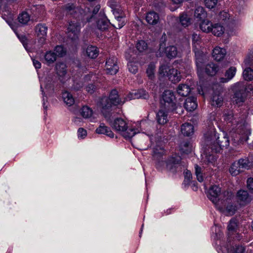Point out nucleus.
Here are the masks:
<instances>
[{
  "mask_svg": "<svg viewBox=\"0 0 253 253\" xmlns=\"http://www.w3.org/2000/svg\"><path fill=\"white\" fill-rule=\"evenodd\" d=\"M204 137L208 145L217 144L219 146V148L213 149L211 147V149L216 153L219 152V148H226L229 145V140L226 134L222 133L220 136H217L214 128H211L210 131L205 133Z\"/></svg>",
  "mask_w": 253,
  "mask_h": 253,
  "instance_id": "f257e3e1",
  "label": "nucleus"
},
{
  "mask_svg": "<svg viewBox=\"0 0 253 253\" xmlns=\"http://www.w3.org/2000/svg\"><path fill=\"white\" fill-rule=\"evenodd\" d=\"M181 158L179 156L174 154L169 157L166 161H159L156 166L159 169H162L165 167L168 170L174 172L175 170V168L179 164Z\"/></svg>",
  "mask_w": 253,
  "mask_h": 253,
  "instance_id": "f03ea898",
  "label": "nucleus"
},
{
  "mask_svg": "<svg viewBox=\"0 0 253 253\" xmlns=\"http://www.w3.org/2000/svg\"><path fill=\"white\" fill-rule=\"evenodd\" d=\"M175 96L172 91L165 90L162 94L161 106L167 108L168 111H173L175 109V104L173 102Z\"/></svg>",
  "mask_w": 253,
  "mask_h": 253,
  "instance_id": "7ed1b4c3",
  "label": "nucleus"
},
{
  "mask_svg": "<svg viewBox=\"0 0 253 253\" xmlns=\"http://www.w3.org/2000/svg\"><path fill=\"white\" fill-rule=\"evenodd\" d=\"M221 194L220 188L214 185L211 186L209 190L208 197L216 206L217 208L220 211H223V208L219 205V203H222V200L220 201L219 196Z\"/></svg>",
  "mask_w": 253,
  "mask_h": 253,
  "instance_id": "20e7f679",
  "label": "nucleus"
},
{
  "mask_svg": "<svg viewBox=\"0 0 253 253\" xmlns=\"http://www.w3.org/2000/svg\"><path fill=\"white\" fill-rule=\"evenodd\" d=\"M81 26L79 22L71 21L69 22L68 27V37L73 41L78 39V36L80 32Z\"/></svg>",
  "mask_w": 253,
  "mask_h": 253,
  "instance_id": "39448f33",
  "label": "nucleus"
},
{
  "mask_svg": "<svg viewBox=\"0 0 253 253\" xmlns=\"http://www.w3.org/2000/svg\"><path fill=\"white\" fill-rule=\"evenodd\" d=\"M246 96V87L242 85L234 93L232 98L233 102L240 106L245 101Z\"/></svg>",
  "mask_w": 253,
  "mask_h": 253,
  "instance_id": "423d86ee",
  "label": "nucleus"
},
{
  "mask_svg": "<svg viewBox=\"0 0 253 253\" xmlns=\"http://www.w3.org/2000/svg\"><path fill=\"white\" fill-rule=\"evenodd\" d=\"M193 50L195 54L197 72L199 74L200 72H202L203 64L206 60V56L204 53V51H202L200 48H196L193 49Z\"/></svg>",
  "mask_w": 253,
  "mask_h": 253,
  "instance_id": "0eeeda50",
  "label": "nucleus"
},
{
  "mask_svg": "<svg viewBox=\"0 0 253 253\" xmlns=\"http://www.w3.org/2000/svg\"><path fill=\"white\" fill-rule=\"evenodd\" d=\"M105 70L106 73L110 75L116 74L119 70L117 58L112 57L108 58L106 62Z\"/></svg>",
  "mask_w": 253,
  "mask_h": 253,
  "instance_id": "6e6552de",
  "label": "nucleus"
},
{
  "mask_svg": "<svg viewBox=\"0 0 253 253\" xmlns=\"http://www.w3.org/2000/svg\"><path fill=\"white\" fill-rule=\"evenodd\" d=\"M113 14L116 18V21H115L113 26L117 29L121 28L125 24L123 11L120 9L115 8L114 10Z\"/></svg>",
  "mask_w": 253,
  "mask_h": 253,
  "instance_id": "1a4fd4ad",
  "label": "nucleus"
},
{
  "mask_svg": "<svg viewBox=\"0 0 253 253\" xmlns=\"http://www.w3.org/2000/svg\"><path fill=\"white\" fill-rule=\"evenodd\" d=\"M112 127L119 132H124L127 128L126 122L121 118H118L110 124Z\"/></svg>",
  "mask_w": 253,
  "mask_h": 253,
  "instance_id": "9d476101",
  "label": "nucleus"
},
{
  "mask_svg": "<svg viewBox=\"0 0 253 253\" xmlns=\"http://www.w3.org/2000/svg\"><path fill=\"white\" fill-rule=\"evenodd\" d=\"M35 30L39 37V42L41 44H43L46 40L47 27L45 24H39L36 26Z\"/></svg>",
  "mask_w": 253,
  "mask_h": 253,
  "instance_id": "9b49d317",
  "label": "nucleus"
},
{
  "mask_svg": "<svg viewBox=\"0 0 253 253\" xmlns=\"http://www.w3.org/2000/svg\"><path fill=\"white\" fill-rule=\"evenodd\" d=\"M237 199L238 202L241 205H246L252 200V198L248 192L244 190H240L237 192Z\"/></svg>",
  "mask_w": 253,
  "mask_h": 253,
  "instance_id": "f8f14e48",
  "label": "nucleus"
},
{
  "mask_svg": "<svg viewBox=\"0 0 253 253\" xmlns=\"http://www.w3.org/2000/svg\"><path fill=\"white\" fill-rule=\"evenodd\" d=\"M168 111L167 108L161 106L160 110L157 113V120L158 123L161 125H164L168 122Z\"/></svg>",
  "mask_w": 253,
  "mask_h": 253,
  "instance_id": "ddd939ff",
  "label": "nucleus"
},
{
  "mask_svg": "<svg viewBox=\"0 0 253 253\" xmlns=\"http://www.w3.org/2000/svg\"><path fill=\"white\" fill-rule=\"evenodd\" d=\"M113 105L111 101L107 97L101 98L98 103V105L101 108V112L105 117H106V112L111 108Z\"/></svg>",
  "mask_w": 253,
  "mask_h": 253,
  "instance_id": "4468645a",
  "label": "nucleus"
},
{
  "mask_svg": "<svg viewBox=\"0 0 253 253\" xmlns=\"http://www.w3.org/2000/svg\"><path fill=\"white\" fill-rule=\"evenodd\" d=\"M223 98L219 91L214 92L211 98V104L215 107H220L223 104Z\"/></svg>",
  "mask_w": 253,
  "mask_h": 253,
  "instance_id": "2eb2a0df",
  "label": "nucleus"
},
{
  "mask_svg": "<svg viewBox=\"0 0 253 253\" xmlns=\"http://www.w3.org/2000/svg\"><path fill=\"white\" fill-rule=\"evenodd\" d=\"M226 54V50L218 46L215 47L213 49L212 53L213 58L217 61H220L223 59Z\"/></svg>",
  "mask_w": 253,
  "mask_h": 253,
  "instance_id": "dca6fc26",
  "label": "nucleus"
},
{
  "mask_svg": "<svg viewBox=\"0 0 253 253\" xmlns=\"http://www.w3.org/2000/svg\"><path fill=\"white\" fill-rule=\"evenodd\" d=\"M185 108L188 111H193L197 107V99L194 97L186 98L184 103Z\"/></svg>",
  "mask_w": 253,
  "mask_h": 253,
  "instance_id": "f3484780",
  "label": "nucleus"
},
{
  "mask_svg": "<svg viewBox=\"0 0 253 253\" xmlns=\"http://www.w3.org/2000/svg\"><path fill=\"white\" fill-rule=\"evenodd\" d=\"M168 77L169 79L173 83H177L181 80L180 72L174 68H172L169 70V74Z\"/></svg>",
  "mask_w": 253,
  "mask_h": 253,
  "instance_id": "a211bd4d",
  "label": "nucleus"
},
{
  "mask_svg": "<svg viewBox=\"0 0 253 253\" xmlns=\"http://www.w3.org/2000/svg\"><path fill=\"white\" fill-rule=\"evenodd\" d=\"M108 98L111 101L113 105L123 104L125 102V100L122 101L119 98L118 91L116 89H113L111 91L109 97Z\"/></svg>",
  "mask_w": 253,
  "mask_h": 253,
  "instance_id": "6ab92c4d",
  "label": "nucleus"
},
{
  "mask_svg": "<svg viewBox=\"0 0 253 253\" xmlns=\"http://www.w3.org/2000/svg\"><path fill=\"white\" fill-rule=\"evenodd\" d=\"M236 68L235 67H231L225 73V78H221L220 82L227 83L231 80L235 75Z\"/></svg>",
  "mask_w": 253,
  "mask_h": 253,
  "instance_id": "aec40b11",
  "label": "nucleus"
},
{
  "mask_svg": "<svg viewBox=\"0 0 253 253\" xmlns=\"http://www.w3.org/2000/svg\"><path fill=\"white\" fill-rule=\"evenodd\" d=\"M96 132L98 134H104L107 136L113 138L114 136V133L111 130L109 127L105 126L104 124H101L99 126L96 128Z\"/></svg>",
  "mask_w": 253,
  "mask_h": 253,
  "instance_id": "412c9836",
  "label": "nucleus"
},
{
  "mask_svg": "<svg viewBox=\"0 0 253 253\" xmlns=\"http://www.w3.org/2000/svg\"><path fill=\"white\" fill-rule=\"evenodd\" d=\"M218 66L213 63L208 64L205 67V72L209 76H214L219 71Z\"/></svg>",
  "mask_w": 253,
  "mask_h": 253,
  "instance_id": "4be33fe9",
  "label": "nucleus"
},
{
  "mask_svg": "<svg viewBox=\"0 0 253 253\" xmlns=\"http://www.w3.org/2000/svg\"><path fill=\"white\" fill-rule=\"evenodd\" d=\"M207 12L204 7L198 6L195 10L194 16L197 21H200L205 19L207 17Z\"/></svg>",
  "mask_w": 253,
  "mask_h": 253,
  "instance_id": "5701e85b",
  "label": "nucleus"
},
{
  "mask_svg": "<svg viewBox=\"0 0 253 253\" xmlns=\"http://www.w3.org/2000/svg\"><path fill=\"white\" fill-rule=\"evenodd\" d=\"M146 20L150 24L155 25L158 22L159 16L157 13L151 11L147 14Z\"/></svg>",
  "mask_w": 253,
  "mask_h": 253,
  "instance_id": "b1692460",
  "label": "nucleus"
},
{
  "mask_svg": "<svg viewBox=\"0 0 253 253\" xmlns=\"http://www.w3.org/2000/svg\"><path fill=\"white\" fill-rule=\"evenodd\" d=\"M190 91V87L186 84H180L177 88V93L182 96H186L189 94Z\"/></svg>",
  "mask_w": 253,
  "mask_h": 253,
  "instance_id": "393cba45",
  "label": "nucleus"
},
{
  "mask_svg": "<svg viewBox=\"0 0 253 253\" xmlns=\"http://www.w3.org/2000/svg\"><path fill=\"white\" fill-rule=\"evenodd\" d=\"M181 132L184 135L189 136L194 133V127L189 123H185L181 126Z\"/></svg>",
  "mask_w": 253,
  "mask_h": 253,
  "instance_id": "a878e982",
  "label": "nucleus"
},
{
  "mask_svg": "<svg viewBox=\"0 0 253 253\" xmlns=\"http://www.w3.org/2000/svg\"><path fill=\"white\" fill-rule=\"evenodd\" d=\"M165 52L166 56L169 58L175 57L178 53L176 47L173 45H170L166 47Z\"/></svg>",
  "mask_w": 253,
  "mask_h": 253,
  "instance_id": "bb28decb",
  "label": "nucleus"
},
{
  "mask_svg": "<svg viewBox=\"0 0 253 253\" xmlns=\"http://www.w3.org/2000/svg\"><path fill=\"white\" fill-rule=\"evenodd\" d=\"M62 98L64 103L69 106H71L75 102V100L72 95L67 91H64L62 93Z\"/></svg>",
  "mask_w": 253,
  "mask_h": 253,
  "instance_id": "cd10ccee",
  "label": "nucleus"
},
{
  "mask_svg": "<svg viewBox=\"0 0 253 253\" xmlns=\"http://www.w3.org/2000/svg\"><path fill=\"white\" fill-rule=\"evenodd\" d=\"M66 65L63 63H58L56 65V70L58 75L61 77H64L67 73Z\"/></svg>",
  "mask_w": 253,
  "mask_h": 253,
  "instance_id": "c85d7f7f",
  "label": "nucleus"
},
{
  "mask_svg": "<svg viewBox=\"0 0 253 253\" xmlns=\"http://www.w3.org/2000/svg\"><path fill=\"white\" fill-rule=\"evenodd\" d=\"M216 36H220L224 32V27L220 24H216L212 25L211 31Z\"/></svg>",
  "mask_w": 253,
  "mask_h": 253,
  "instance_id": "c756f323",
  "label": "nucleus"
},
{
  "mask_svg": "<svg viewBox=\"0 0 253 253\" xmlns=\"http://www.w3.org/2000/svg\"><path fill=\"white\" fill-rule=\"evenodd\" d=\"M86 54L91 58H95L98 55L97 48L94 46H89L86 49Z\"/></svg>",
  "mask_w": 253,
  "mask_h": 253,
  "instance_id": "7c9ffc66",
  "label": "nucleus"
},
{
  "mask_svg": "<svg viewBox=\"0 0 253 253\" xmlns=\"http://www.w3.org/2000/svg\"><path fill=\"white\" fill-rule=\"evenodd\" d=\"M212 27V23L207 20H203L200 25L201 30L206 33L210 32L211 30Z\"/></svg>",
  "mask_w": 253,
  "mask_h": 253,
  "instance_id": "2f4dec72",
  "label": "nucleus"
},
{
  "mask_svg": "<svg viewBox=\"0 0 253 253\" xmlns=\"http://www.w3.org/2000/svg\"><path fill=\"white\" fill-rule=\"evenodd\" d=\"M192 145L189 142L185 141L183 142L180 145V151L184 154H189L192 151Z\"/></svg>",
  "mask_w": 253,
  "mask_h": 253,
  "instance_id": "473e14b6",
  "label": "nucleus"
},
{
  "mask_svg": "<svg viewBox=\"0 0 253 253\" xmlns=\"http://www.w3.org/2000/svg\"><path fill=\"white\" fill-rule=\"evenodd\" d=\"M18 21L22 24L25 25L30 20V16L27 12H22L19 15L18 17Z\"/></svg>",
  "mask_w": 253,
  "mask_h": 253,
  "instance_id": "72a5a7b5",
  "label": "nucleus"
},
{
  "mask_svg": "<svg viewBox=\"0 0 253 253\" xmlns=\"http://www.w3.org/2000/svg\"><path fill=\"white\" fill-rule=\"evenodd\" d=\"M179 21L182 26L186 27L190 24L191 19L187 14L182 13L179 16Z\"/></svg>",
  "mask_w": 253,
  "mask_h": 253,
  "instance_id": "f704fd0d",
  "label": "nucleus"
},
{
  "mask_svg": "<svg viewBox=\"0 0 253 253\" xmlns=\"http://www.w3.org/2000/svg\"><path fill=\"white\" fill-rule=\"evenodd\" d=\"M56 57L55 53L51 51L46 52L44 55L45 60L49 64L53 63L56 60Z\"/></svg>",
  "mask_w": 253,
  "mask_h": 253,
  "instance_id": "c9c22d12",
  "label": "nucleus"
},
{
  "mask_svg": "<svg viewBox=\"0 0 253 253\" xmlns=\"http://www.w3.org/2000/svg\"><path fill=\"white\" fill-rule=\"evenodd\" d=\"M134 99L144 98L146 99L148 95L145 90L143 89H139L137 91H132Z\"/></svg>",
  "mask_w": 253,
  "mask_h": 253,
  "instance_id": "e433bc0d",
  "label": "nucleus"
},
{
  "mask_svg": "<svg viewBox=\"0 0 253 253\" xmlns=\"http://www.w3.org/2000/svg\"><path fill=\"white\" fill-rule=\"evenodd\" d=\"M81 114L84 118H88L92 115V110L87 106H84L81 110Z\"/></svg>",
  "mask_w": 253,
  "mask_h": 253,
  "instance_id": "4c0bfd02",
  "label": "nucleus"
},
{
  "mask_svg": "<svg viewBox=\"0 0 253 253\" xmlns=\"http://www.w3.org/2000/svg\"><path fill=\"white\" fill-rule=\"evenodd\" d=\"M244 79L247 81L253 80V70L251 68H246L243 73Z\"/></svg>",
  "mask_w": 253,
  "mask_h": 253,
  "instance_id": "58836bf2",
  "label": "nucleus"
},
{
  "mask_svg": "<svg viewBox=\"0 0 253 253\" xmlns=\"http://www.w3.org/2000/svg\"><path fill=\"white\" fill-rule=\"evenodd\" d=\"M97 26L99 30L105 31L109 27V22L105 19H101L98 21Z\"/></svg>",
  "mask_w": 253,
  "mask_h": 253,
  "instance_id": "ea45409f",
  "label": "nucleus"
},
{
  "mask_svg": "<svg viewBox=\"0 0 253 253\" xmlns=\"http://www.w3.org/2000/svg\"><path fill=\"white\" fill-rule=\"evenodd\" d=\"M237 164L240 169H248L251 166V163L247 159H241L238 161Z\"/></svg>",
  "mask_w": 253,
  "mask_h": 253,
  "instance_id": "a19ab883",
  "label": "nucleus"
},
{
  "mask_svg": "<svg viewBox=\"0 0 253 253\" xmlns=\"http://www.w3.org/2000/svg\"><path fill=\"white\" fill-rule=\"evenodd\" d=\"M165 154L164 149L159 146H157L153 149V156L154 157L158 158Z\"/></svg>",
  "mask_w": 253,
  "mask_h": 253,
  "instance_id": "79ce46f5",
  "label": "nucleus"
},
{
  "mask_svg": "<svg viewBox=\"0 0 253 253\" xmlns=\"http://www.w3.org/2000/svg\"><path fill=\"white\" fill-rule=\"evenodd\" d=\"M245 248L242 246H233L230 249H228V253H244Z\"/></svg>",
  "mask_w": 253,
  "mask_h": 253,
  "instance_id": "37998d69",
  "label": "nucleus"
},
{
  "mask_svg": "<svg viewBox=\"0 0 253 253\" xmlns=\"http://www.w3.org/2000/svg\"><path fill=\"white\" fill-rule=\"evenodd\" d=\"M155 69V65L153 63H151L148 65V68L146 70V73L148 77L152 79L154 77V72Z\"/></svg>",
  "mask_w": 253,
  "mask_h": 253,
  "instance_id": "c03bdc74",
  "label": "nucleus"
},
{
  "mask_svg": "<svg viewBox=\"0 0 253 253\" xmlns=\"http://www.w3.org/2000/svg\"><path fill=\"white\" fill-rule=\"evenodd\" d=\"M229 171L232 175L235 176L240 173V168H239V166L237 163H234L231 166Z\"/></svg>",
  "mask_w": 253,
  "mask_h": 253,
  "instance_id": "a18cd8bd",
  "label": "nucleus"
},
{
  "mask_svg": "<svg viewBox=\"0 0 253 253\" xmlns=\"http://www.w3.org/2000/svg\"><path fill=\"white\" fill-rule=\"evenodd\" d=\"M147 47V44L144 41H140L136 44V48L140 52L145 51Z\"/></svg>",
  "mask_w": 253,
  "mask_h": 253,
  "instance_id": "49530a36",
  "label": "nucleus"
},
{
  "mask_svg": "<svg viewBox=\"0 0 253 253\" xmlns=\"http://www.w3.org/2000/svg\"><path fill=\"white\" fill-rule=\"evenodd\" d=\"M170 70L169 67L166 65H162L159 68V73L161 77H163L166 76H168L169 70Z\"/></svg>",
  "mask_w": 253,
  "mask_h": 253,
  "instance_id": "de8ad7c7",
  "label": "nucleus"
},
{
  "mask_svg": "<svg viewBox=\"0 0 253 253\" xmlns=\"http://www.w3.org/2000/svg\"><path fill=\"white\" fill-rule=\"evenodd\" d=\"M123 136L126 138H130L136 134V131L132 128H126V130L122 132Z\"/></svg>",
  "mask_w": 253,
  "mask_h": 253,
  "instance_id": "09e8293b",
  "label": "nucleus"
},
{
  "mask_svg": "<svg viewBox=\"0 0 253 253\" xmlns=\"http://www.w3.org/2000/svg\"><path fill=\"white\" fill-rule=\"evenodd\" d=\"M195 173L197 176V180L199 182H202L204 180V178L202 175V169L197 165H195Z\"/></svg>",
  "mask_w": 253,
  "mask_h": 253,
  "instance_id": "8fccbe9b",
  "label": "nucleus"
},
{
  "mask_svg": "<svg viewBox=\"0 0 253 253\" xmlns=\"http://www.w3.org/2000/svg\"><path fill=\"white\" fill-rule=\"evenodd\" d=\"M65 10L70 14H73L74 12L77 11V9L73 4L68 3L64 6Z\"/></svg>",
  "mask_w": 253,
  "mask_h": 253,
  "instance_id": "3c124183",
  "label": "nucleus"
},
{
  "mask_svg": "<svg viewBox=\"0 0 253 253\" xmlns=\"http://www.w3.org/2000/svg\"><path fill=\"white\" fill-rule=\"evenodd\" d=\"M237 227V220L235 219H232L230 220L228 225V230L230 232H233L235 230Z\"/></svg>",
  "mask_w": 253,
  "mask_h": 253,
  "instance_id": "603ef678",
  "label": "nucleus"
},
{
  "mask_svg": "<svg viewBox=\"0 0 253 253\" xmlns=\"http://www.w3.org/2000/svg\"><path fill=\"white\" fill-rule=\"evenodd\" d=\"M193 49L196 48H199L197 46L199 45V42H200V38L199 36L197 34H193L192 36Z\"/></svg>",
  "mask_w": 253,
  "mask_h": 253,
  "instance_id": "864d4df0",
  "label": "nucleus"
},
{
  "mask_svg": "<svg viewBox=\"0 0 253 253\" xmlns=\"http://www.w3.org/2000/svg\"><path fill=\"white\" fill-rule=\"evenodd\" d=\"M127 66L129 71L131 73L135 74L137 72L138 68L135 63L133 62H129L127 64Z\"/></svg>",
  "mask_w": 253,
  "mask_h": 253,
  "instance_id": "5fc2aeb1",
  "label": "nucleus"
},
{
  "mask_svg": "<svg viewBox=\"0 0 253 253\" xmlns=\"http://www.w3.org/2000/svg\"><path fill=\"white\" fill-rule=\"evenodd\" d=\"M56 56H62L65 54V50L62 46L57 45L54 49Z\"/></svg>",
  "mask_w": 253,
  "mask_h": 253,
  "instance_id": "6e6d98bb",
  "label": "nucleus"
},
{
  "mask_svg": "<svg viewBox=\"0 0 253 253\" xmlns=\"http://www.w3.org/2000/svg\"><path fill=\"white\" fill-rule=\"evenodd\" d=\"M216 157L213 154H205L204 161L208 163H213L216 160Z\"/></svg>",
  "mask_w": 253,
  "mask_h": 253,
  "instance_id": "4d7b16f0",
  "label": "nucleus"
},
{
  "mask_svg": "<svg viewBox=\"0 0 253 253\" xmlns=\"http://www.w3.org/2000/svg\"><path fill=\"white\" fill-rule=\"evenodd\" d=\"M224 120L229 123H234V116L232 112H228L227 113H225L224 115Z\"/></svg>",
  "mask_w": 253,
  "mask_h": 253,
  "instance_id": "13d9d810",
  "label": "nucleus"
},
{
  "mask_svg": "<svg viewBox=\"0 0 253 253\" xmlns=\"http://www.w3.org/2000/svg\"><path fill=\"white\" fill-rule=\"evenodd\" d=\"M206 6L209 8H213L216 4L217 0H204Z\"/></svg>",
  "mask_w": 253,
  "mask_h": 253,
  "instance_id": "bf43d9fd",
  "label": "nucleus"
},
{
  "mask_svg": "<svg viewBox=\"0 0 253 253\" xmlns=\"http://www.w3.org/2000/svg\"><path fill=\"white\" fill-rule=\"evenodd\" d=\"M110 3V6L113 9L112 11L114 12V10L116 9H120L119 8H118L119 7V5L120 4V0H110L109 1Z\"/></svg>",
  "mask_w": 253,
  "mask_h": 253,
  "instance_id": "052dcab7",
  "label": "nucleus"
},
{
  "mask_svg": "<svg viewBox=\"0 0 253 253\" xmlns=\"http://www.w3.org/2000/svg\"><path fill=\"white\" fill-rule=\"evenodd\" d=\"M226 210L229 214H233L236 209V207L232 205H228L226 208Z\"/></svg>",
  "mask_w": 253,
  "mask_h": 253,
  "instance_id": "680f3d73",
  "label": "nucleus"
},
{
  "mask_svg": "<svg viewBox=\"0 0 253 253\" xmlns=\"http://www.w3.org/2000/svg\"><path fill=\"white\" fill-rule=\"evenodd\" d=\"M184 176H185V179H184L185 182L188 184L190 182L191 179L192 178V174H191V172L190 171L187 170L184 172Z\"/></svg>",
  "mask_w": 253,
  "mask_h": 253,
  "instance_id": "e2e57ef3",
  "label": "nucleus"
},
{
  "mask_svg": "<svg viewBox=\"0 0 253 253\" xmlns=\"http://www.w3.org/2000/svg\"><path fill=\"white\" fill-rule=\"evenodd\" d=\"M86 131L83 128H79L78 130V137L81 138H84L86 135Z\"/></svg>",
  "mask_w": 253,
  "mask_h": 253,
  "instance_id": "0e129e2a",
  "label": "nucleus"
},
{
  "mask_svg": "<svg viewBox=\"0 0 253 253\" xmlns=\"http://www.w3.org/2000/svg\"><path fill=\"white\" fill-rule=\"evenodd\" d=\"M247 187L251 190H253V178H249L247 181Z\"/></svg>",
  "mask_w": 253,
  "mask_h": 253,
  "instance_id": "69168bd1",
  "label": "nucleus"
},
{
  "mask_svg": "<svg viewBox=\"0 0 253 253\" xmlns=\"http://www.w3.org/2000/svg\"><path fill=\"white\" fill-rule=\"evenodd\" d=\"M94 90H95V86L93 84H89L86 87V91L90 93H92L94 92Z\"/></svg>",
  "mask_w": 253,
  "mask_h": 253,
  "instance_id": "338daca9",
  "label": "nucleus"
},
{
  "mask_svg": "<svg viewBox=\"0 0 253 253\" xmlns=\"http://www.w3.org/2000/svg\"><path fill=\"white\" fill-rule=\"evenodd\" d=\"M33 63L36 69H40L41 67V64L38 60L33 59Z\"/></svg>",
  "mask_w": 253,
  "mask_h": 253,
  "instance_id": "774afa93",
  "label": "nucleus"
}]
</instances>
